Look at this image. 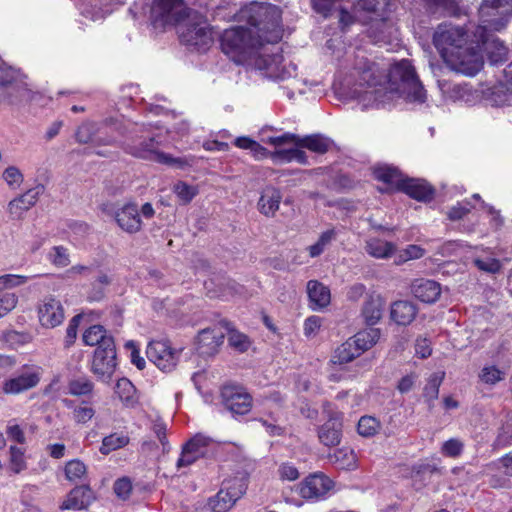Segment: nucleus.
<instances>
[{"label":"nucleus","instance_id":"c756f323","mask_svg":"<svg viewBox=\"0 0 512 512\" xmlns=\"http://www.w3.org/2000/svg\"><path fill=\"white\" fill-rule=\"evenodd\" d=\"M399 189L419 201L430 200L433 195L432 187L421 179H403Z\"/></svg>","mask_w":512,"mask_h":512},{"label":"nucleus","instance_id":"0eeeda50","mask_svg":"<svg viewBox=\"0 0 512 512\" xmlns=\"http://www.w3.org/2000/svg\"><path fill=\"white\" fill-rule=\"evenodd\" d=\"M30 89L25 76L5 63H0V102L18 104L29 99Z\"/></svg>","mask_w":512,"mask_h":512},{"label":"nucleus","instance_id":"680f3d73","mask_svg":"<svg viewBox=\"0 0 512 512\" xmlns=\"http://www.w3.org/2000/svg\"><path fill=\"white\" fill-rule=\"evenodd\" d=\"M95 414V410L91 406H78L73 410V419L77 423H87Z\"/></svg>","mask_w":512,"mask_h":512},{"label":"nucleus","instance_id":"a18cd8bd","mask_svg":"<svg viewBox=\"0 0 512 512\" xmlns=\"http://www.w3.org/2000/svg\"><path fill=\"white\" fill-rule=\"evenodd\" d=\"M359 7L373 13V18H379L387 15L391 11V0H360Z\"/></svg>","mask_w":512,"mask_h":512},{"label":"nucleus","instance_id":"e433bc0d","mask_svg":"<svg viewBox=\"0 0 512 512\" xmlns=\"http://www.w3.org/2000/svg\"><path fill=\"white\" fill-rule=\"evenodd\" d=\"M292 144L307 148L312 152L323 154L329 150L332 142L330 139L321 135L306 136L302 139L295 135V141Z\"/></svg>","mask_w":512,"mask_h":512},{"label":"nucleus","instance_id":"9d476101","mask_svg":"<svg viewBox=\"0 0 512 512\" xmlns=\"http://www.w3.org/2000/svg\"><path fill=\"white\" fill-rule=\"evenodd\" d=\"M467 37V33L460 26L442 23L433 35V43L444 61L447 62L460 48L469 43Z\"/></svg>","mask_w":512,"mask_h":512},{"label":"nucleus","instance_id":"a878e982","mask_svg":"<svg viewBox=\"0 0 512 512\" xmlns=\"http://www.w3.org/2000/svg\"><path fill=\"white\" fill-rule=\"evenodd\" d=\"M283 57L279 53L265 54L258 51V71L268 79L277 80L282 78Z\"/></svg>","mask_w":512,"mask_h":512},{"label":"nucleus","instance_id":"6e6552de","mask_svg":"<svg viewBox=\"0 0 512 512\" xmlns=\"http://www.w3.org/2000/svg\"><path fill=\"white\" fill-rule=\"evenodd\" d=\"M124 150L132 156L146 160H153L160 164L175 166L177 168H184L186 166H191L192 164V160L186 157L175 158L170 154L159 151L158 142L153 136L148 139H144L139 143L135 140L131 143L127 142L124 144Z\"/></svg>","mask_w":512,"mask_h":512},{"label":"nucleus","instance_id":"72a5a7b5","mask_svg":"<svg viewBox=\"0 0 512 512\" xmlns=\"http://www.w3.org/2000/svg\"><path fill=\"white\" fill-rule=\"evenodd\" d=\"M360 355L361 354L359 353V351H357V348L354 346L353 342L349 338L334 350L330 359V364L342 366L344 364L352 362Z\"/></svg>","mask_w":512,"mask_h":512},{"label":"nucleus","instance_id":"bf43d9fd","mask_svg":"<svg viewBox=\"0 0 512 512\" xmlns=\"http://www.w3.org/2000/svg\"><path fill=\"white\" fill-rule=\"evenodd\" d=\"M10 465L11 469L15 473H19L25 468L23 452L20 448H17L15 446L10 447Z\"/></svg>","mask_w":512,"mask_h":512},{"label":"nucleus","instance_id":"774afa93","mask_svg":"<svg viewBox=\"0 0 512 512\" xmlns=\"http://www.w3.org/2000/svg\"><path fill=\"white\" fill-rule=\"evenodd\" d=\"M498 470H500L506 476H512V451L498 459L494 463Z\"/></svg>","mask_w":512,"mask_h":512},{"label":"nucleus","instance_id":"473e14b6","mask_svg":"<svg viewBox=\"0 0 512 512\" xmlns=\"http://www.w3.org/2000/svg\"><path fill=\"white\" fill-rule=\"evenodd\" d=\"M82 339L86 345L97 346V348H105L108 341L114 343L113 337L101 325H93L86 329Z\"/></svg>","mask_w":512,"mask_h":512},{"label":"nucleus","instance_id":"4468645a","mask_svg":"<svg viewBox=\"0 0 512 512\" xmlns=\"http://www.w3.org/2000/svg\"><path fill=\"white\" fill-rule=\"evenodd\" d=\"M105 348H96L92 358L90 371L95 377L103 382L109 383L117 367L115 344L107 342Z\"/></svg>","mask_w":512,"mask_h":512},{"label":"nucleus","instance_id":"f704fd0d","mask_svg":"<svg viewBox=\"0 0 512 512\" xmlns=\"http://www.w3.org/2000/svg\"><path fill=\"white\" fill-rule=\"evenodd\" d=\"M367 253L378 259L391 257L396 251V245L379 238H371L366 242Z\"/></svg>","mask_w":512,"mask_h":512},{"label":"nucleus","instance_id":"c85d7f7f","mask_svg":"<svg viewBox=\"0 0 512 512\" xmlns=\"http://www.w3.org/2000/svg\"><path fill=\"white\" fill-rule=\"evenodd\" d=\"M307 294L313 310L323 309L330 304L331 294L329 288L317 280L308 281Z\"/></svg>","mask_w":512,"mask_h":512},{"label":"nucleus","instance_id":"f257e3e1","mask_svg":"<svg viewBox=\"0 0 512 512\" xmlns=\"http://www.w3.org/2000/svg\"><path fill=\"white\" fill-rule=\"evenodd\" d=\"M385 78L379 74L374 63L362 71L360 79L368 86V89L359 95L363 108H384L395 98H403L416 104L426 101V91L409 60H401L394 64L389 70L387 81Z\"/></svg>","mask_w":512,"mask_h":512},{"label":"nucleus","instance_id":"4be33fe9","mask_svg":"<svg viewBox=\"0 0 512 512\" xmlns=\"http://www.w3.org/2000/svg\"><path fill=\"white\" fill-rule=\"evenodd\" d=\"M114 218L121 230L128 234L138 233L142 229V220L136 204L127 203L114 212Z\"/></svg>","mask_w":512,"mask_h":512},{"label":"nucleus","instance_id":"423d86ee","mask_svg":"<svg viewBox=\"0 0 512 512\" xmlns=\"http://www.w3.org/2000/svg\"><path fill=\"white\" fill-rule=\"evenodd\" d=\"M258 136V156H267L270 154L272 159L279 163L291 161H297L299 163L306 162L305 153L298 147L283 148L286 144H292L295 141L294 134L284 133L276 136L262 129Z\"/></svg>","mask_w":512,"mask_h":512},{"label":"nucleus","instance_id":"3c124183","mask_svg":"<svg viewBox=\"0 0 512 512\" xmlns=\"http://www.w3.org/2000/svg\"><path fill=\"white\" fill-rule=\"evenodd\" d=\"M228 342L232 348L241 353L247 351L252 344L248 336L234 329L228 332Z\"/></svg>","mask_w":512,"mask_h":512},{"label":"nucleus","instance_id":"a19ab883","mask_svg":"<svg viewBox=\"0 0 512 512\" xmlns=\"http://www.w3.org/2000/svg\"><path fill=\"white\" fill-rule=\"evenodd\" d=\"M130 442L129 436L124 432H115L103 438L99 451L103 455H108L113 451L124 448Z\"/></svg>","mask_w":512,"mask_h":512},{"label":"nucleus","instance_id":"393cba45","mask_svg":"<svg viewBox=\"0 0 512 512\" xmlns=\"http://www.w3.org/2000/svg\"><path fill=\"white\" fill-rule=\"evenodd\" d=\"M94 500L93 491L88 486H77L70 491L60 506L61 510L86 509Z\"/></svg>","mask_w":512,"mask_h":512},{"label":"nucleus","instance_id":"58836bf2","mask_svg":"<svg viewBox=\"0 0 512 512\" xmlns=\"http://www.w3.org/2000/svg\"><path fill=\"white\" fill-rule=\"evenodd\" d=\"M373 175L377 180L382 181L383 183L390 186H396L398 188H400L403 181V177L400 171L397 168L389 165H379L374 167Z\"/></svg>","mask_w":512,"mask_h":512},{"label":"nucleus","instance_id":"a211bd4d","mask_svg":"<svg viewBox=\"0 0 512 512\" xmlns=\"http://www.w3.org/2000/svg\"><path fill=\"white\" fill-rule=\"evenodd\" d=\"M333 487V482L321 472L307 476L297 485L299 495L306 500H319Z\"/></svg>","mask_w":512,"mask_h":512},{"label":"nucleus","instance_id":"f3484780","mask_svg":"<svg viewBox=\"0 0 512 512\" xmlns=\"http://www.w3.org/2000/svg\"><path fill=\"white\" fill-rule=\"evenodd\" d=\"M222 403L233 414H247L253 405L252 396L240 386L226 385L221 391Z\"/></svg>","mask_w":512,"mask_h":512},{"label":"nucleus","instance_id":"79ce46f5","mask_svg":"<svg viewBox=\"0 0 512 512\" xmlns=\"http://www.w3.org/2000/svg\"><path fill=\"white\" fill-rule=\"evenodd\" d=\"M68 393L73 396H88L91 395L94 389V383L86 376L81 375L74 377L68 381Z\"/></svg>","mask_w":512,"mask_h":512},{"label":"nucleus","instance_id":"603ef678","mask_svg":"<svg viewBox=\"0 0 512 512\" xmlns=\"http://www.w3.org/2000/svg\"><path fill=\"white\" fill-rule=\"evenodd\" d=\"M86 470L85 464L78 459L71 460L65 465V475L69 481L81 480L86 475Z\"/></svg>","mask_w":512,"mask_h":512},{"label":"nucleus","instance_id":"37998d69","mask_svg":"<svg viewBox=\"0 0 512 512\" xmlns=\"http://www.w3.org/2000/svg\"><path fill=\"white\" fill-rule=\"evenodd\" d=\"M337 237V231L334 228L323 231L317 241L307 247V251L311 258L320 256L332 244Z\"/></svg>","mask_w":512,"mask_h":512},{"label":"nucleus","instance_id":"f8f14e48","mask_svg":"<svg viewBox=\"0 0 512 512\" xmlns=\"http://www.w3.org/2000/svg\"><path fill=\"white\" fill-rule=\"evenodd\" d=\"M479 39L471 41L446 63L455 71L468 76H474L483 67V55L481 53Z\"/></svg>","mask_w":512,"mask_h":512},{"label":"nucleus","instance_id":"13d9d810","mask_svg":"<svg viewBox=\"0 0 512 512\" xmlns=\"http://www.w3.org/2000/svg\"><path fill=\"white\" fill-rule=\"evenodd\" d=\"M49 260L57 267H66L70 263L68 251L63 246H54L49 253Z\"/></svg>","mask_w":512,"mask_h":512},{"label":"nucleus","instance_id":"f03ea898","mask_svg":"<svg viewBox=\"0 0 512 512\" xmlns=\"http://www.w3.org/2000/svg\"><path fill=\"white\" fill-rule=\"evenodd\" d=\"M479 15L481 24L476 30V36L480 45H483L493 65L504 62L508 53L506 46L498 38L490 39L487 32L500 31L505 27L512 16V0H483Z\"/></svg>","mask_w":512,"mask_h":512},{"label":"nucleus","instance_id":"1a4fd4ad","mask_svg":"<svg viewBox=\"0 0 512 512\" xmlns=\"http://www.w3.org/2000/svg\"><path fill=\"white\" fill-rule=\"evenodd\" d=\"M282 35L281 9L271 4H258V46L278 43Z\"/></svg>","mask_w":512,"mask_h":512},{"label":"nucleus","instance_id":"412c9836","mask_svg":"<svg viewBox=\"0 0 512 512\" xmlns=\"http://www.w3.org/2000/svg\"><path fill=\"white\" fill-rule=\"evenodd\" d=\"M368 36L376 44L391 45L398 40V29L387 15L379 18H371V24L367 30Z\"/></svg>","mask_w":512,"mask_h":512},{"label":"nucleus","instance_id":"338daca9","mask_svg":"<svg viewBox=\"0 0 512 512\" xmlns=\"http://www.w3.org/2000/svg\"><path fill=\"white\" fill-rule=\"evenodd\" d=\"M474 262L480 270L489 273H497L501 268L500 261L495 258L475 259Z\"/></svg>","mask_w":512,"mask_h":512},{"label":"nucleus","instance_id":"864d4df0","mask_svg":"<svg viewBox=\"0 0 512 512\" xmlns=\"http://www.w3.org/2000/svg\"><path fill=\"white\" fill-rule=\"evenodd\" d=\"M2 178L12 190L20 188L24 181L22 172L16 166H8L3 171Z\"/></svg>","mask_w":512,"mask_h":512},{"label":"nucleus","instance_id":"c9c22d12","mask_svg":"<svg viewBox=\"0 0 512 512\" xmlns=\"http://www.w3.org/2000/svg\"><path fill=\"white\" fill-rule=\"evenodd\" d=\"M360 354L372 348L380 339V330L369 328L358 332L350 338Z\"/></svg>","mask_w":512,"mask_h":512},{"label":"nucleus","instance_id":"c03bdc74","mask_svg":"<svg viewBox=\"0 0 512 512\" xmlns=\"http://www.w3.org/2000/svg\"><path fill=\"white\" fill-rule=\"evenodd\" d=\"M281 196L278 190L275 188H266L260 198L261 211L265 215L274 214L280 204Z\"/></svg>","mask_w":512,"mask_h":512},{"label":"nucleus","instance_id":"aec40b11","mask_svg":"<svg viewBox=\"0 0 512 512\" xmlns=\"http://www.w3.org/2000/svg\"><path fill=\"white\" fill-rule=\"evenodd\" d=\"M324 412L329 419L319 429V439L325 446H336L341 440L342 413L334 410L330 403L324 405Z\"/></svg>","mask_w":512,"mask_h":512},{"label":"nucleus","instance_id":"b1692460","mask_svg":"<svg viewBox=\"0 0 512 512\" xmlns=\"http://www.w3.org/2000/svg\"><path fill=\"white\" fill-rule=\"evenodd\" d=\"M224 335L221 331L206 328L199 332L196 339V349L201 356L214 355L223 343Z\"/></svg>","mask_w":512,"mask_h":512},{"label":"nucleus","instance_id":"0e129e2a","mask_svg":"<svg viewBox=\"0 0 512 512\" xmlns=\"http://www.w3.org/2000/svg\"><path fill=\"white\" fill-rule=\"evenodd\" d=\"M471 209H472V206H471L470 202H468V201L458 202L455 206H453L448 211V217L451 220L462 219L467 213L470 212Z\"/></svg>","mask_w":512,"mask_h":512},{"label":"nucleus","instance_id":"49530a36","mask_svg":"<svg viewBox=\"0 0 512 512\" xmlns=\"http://www.w3.org/2000/svg\"><path fill=\"white\" fill-rule=\"evenodd\" d=\"M172 191L182 205L189 204L199 193L197 186L190 185L184 181L176 182L172 187Z\"/></svg>","mask_w":512,"mask_h":512},{"label":"nucleus","instance_id":"bb28decb","mask_svg":"<svg viewBox=\"0 0 512 512\" xmlns=\"http://www.w3.org/2000/svg\"><path fill=\"white\" fill-rule=\"evenodd\" d=\"M441 285L430 279L416 280L412 285L414 296L424 303H434L441 295Z\"/></svg>","mask_w":512,"mask_h":512},{"label":"nucleus","instance_id":"de8ad7c7","mask_svg":"<svg viewBox=\"0 0 512 512\" xmlns=\"http://www.w3.org/2000/svg\"><path fill=\"white\" fill-rule=\"evenodd\" d=\"M445 377V372H436L430 375L423 390V396L429 403L438 398L440 385Z\"/></svg>","mask_w":512,"mask_h":512},{"label":"nucleus","instance_id":"09e8293b","mask_svg":"<svg viewBox=\"0 0 512 512\" xmlns=\"http://www.w3.org/2000/svg\"><path fill=\"white\" fill-rule=\"evenodd\" d=\"M464 447V442L461 439L450 438L442 443L440 452L445 457L457 459L463 454Z\"/></svg>","mask_w":512,"mask_h":512},{"label":"nucleus","instance_id":"9b49d317","mask_svg":"<svg viewBox=\"0 0 512 512\" xmlns=\"http://www.w3.org/2000/svg\"><path fill=\"white\" fill-rule=\"evenodd\" d=\"M42 374L43 369L40 366L25 364L2 382L1 391L6 395H18L31 390L40 383Z\"/></svg>","mask_w":512,"mask_h":512},{"label":"nucleus","instance_id":"8fccbe9b","mask_svg":"<svg viewBox=\"0 0 512 512\" xmlns=\"http://www.w3.org/2000/svg\"><path fill=\"white\" fill-rule=\"evenodd\" d=\"M380 422L372 416H363L358 421L357 430L361 436L372 437L380 430Z\"/></svg>","mask_w":512,"mask_h":512},{"label":"nucleus","instance_id":"20e7f679","mask_svg":"<svg viewBox=\"0 0 512 512\" xmlns=\"http://www.w3.org/2000/svg\"><path fill=\"white\" fill-rule=\"evenodd\" d=\"M177 34L180 42L191 51L206 52L214 41L206 17L192 9L177 27Z\"/></svg>","mask_w":512,"mask_h":512},{"label":"nucleus","instance_id":"dca6fc26","mask_svg":"<svg viewBox=\"0 0 512 512\" xmlns=\"http://www.w3.org/2000/svg\"><path fill=\"white\" fill-rule=\"evenodd\" d=\"M148 359L164 372L172 371L179 358L180 352L173 349L168 341H151L146 350Z\"/></svg>","mask_w":512,"mask_h":512},{"label":"nucleus","instance_id":"7ed1b4c3","mask_svg":"<svg viewBox=\"0 0 512 512\" xmlns=\"http://www.w3.org/2000/svg\"><path fill=\"white\" fill-rule=\"evenodd\" d=\"M138 7L148 17L152 27L158 31L178 27L191 11L183 0H142L139 4L135 3L130 12Z\"/></svg>","mask_w":512,"mask_h":512},{"label":"nucleus","instance_id":"cd10ccee","mask_svg":"<svg viewBox=\"0 0 512 512\" xmlns=\"http://www.w3.org/2000/svg\"><path fill=\"white\" fill-rule=\"evenodd\" d=\"M418 313L417 306L408 300L395 301L391 305V319L398 325H409Z\"/></svg>","mask_w":512,"mask_h":512},{"label":"nucleus","instance_id":"4d7b16f0","mask_svg":"<svg viewBox=\"0 0 512 512\" xmlns=\"http://www.w3.org/2000/svg\"><path fill=\"white\" fill-rule=\"evenodd\" d=\"M28 276L17 274H5L0 276V292L6 289H13L25 284Z\"/></svg>","mask_w":512,"mask_h":512},{"label":"nucleus","instance_id":"ddd939ff","mask_svg":"<svg viewBox=\"0 0 512 512\" xmlns=\"http://www.w3.org/2000/svg\"><path fill=\"white\" fill-rule=\"evenodd\" d=\"M246 489L247 479L245 477L226 480L220 491L209 499L208 505L213 512H227L242 497Z\"/></svg>","mask_w":512,"mask_h":512},{"label":"nucleus","instance_id":"ea45409f","mask_svg":"<svg viewBox=\"0 0 512 512\" xmlns=\"http://www.w3.org/2000/svg\"><path fill=\"white\" fill-rule=\"evenodd\" d=\"M116 393L127 407H134L138 403L139 397L136 388L127 378H121L117 381Z\"/></svg>","mask_w":512,"mask_h":512},{"label":"nucleus","instance_id":"39448f33","mask_svg":"<svg viewBox=\"0 0 512 512\" xmlns=\"http://www.w3.org/2000/svg\"><path fill=\"white\" fill-rule=\"evenodd\" d=\"M220 47L235 63L247 64L256 53L254 33L251 28L244 26L226 29L220 36Z\"/></svg>","mask_w":512,"mask_h":512},{"label":"nucleus","instance_id":"2eb2a0df","mask_svg":"<svg viewBox=\"0 0 512 512\" xmlns=\"http://www.w3.org/2000/svg\"><path fill=\"white\" fill-rule=\"evenodd\" d=\"M213 446L214 441L210 437L196 434L182 446L180 457L176 462L177 469L189 467L198 459L207 456Z\"/></svg>","mask_w":512,"mask_h":512},{"label":"nucleus","instance_id":"5701e85b","mask_svg":"<svg viewBox=\"0 0 512 512\" xmlns=\"http://www.w3.org/2000/svg\"><path fill=\"white\" fill-rule=\"evenodd\" d=\"M44 192V186L38 185L32 189L27 190L24 194L14 198L8 203L7 209L10 217L14 220L21 219L25 212L33 207L39 196Z\"/></svg>","mask_w":512,"mask_h":512},{"label":"nucleus","instance_id":"5fc2aeb1","mask_svg":"<svg viewBox=\"0 0 512 512\" xmlns=\"http://www.w3.org/2000/svg\"><path fill=\"white\" fill-rule=\"evenodd\" d=\"M96 133L97 125L93 122H86L77 128L75 138L78 143L86 144L92 141Z\"/></svg>","mask_w":512,"mask_h":512},{"label":"nucleus","instance_id":"e2e57ef3","mask_svg":"<svg viewBox=\"0 0 512 512\" xmlns=\"http://www.w3.org/2000/svg\"><path fill=\"white\" fill-rule=\"evenodd\" d=\"M278 474L281 480L295 481L299 478L298 469L291 463H282L279 466Z\"/></svg>","mask_w":512,"mask_h":512},{"label":"nucleus","instance_id":"2f4dec72","mask_svg":"<svg viewBox=\"0 0 512 512\" xmlns=\"http://www.w3.org/2000/svg\"><path fill=\"white\" fill-rule=\"evenodd\" d=\"M328 459L331 464L339 469L353 470L357 467L358 458L354 450L348 447H342L329 454Z\"/></svg>","mask_w":512,"mask_h":512},{"label":"nucleus","instance_id":"7c9ffc66","mask_svg":"<svg viewBox=\"0 0 512 512\" xmlns=\"http://www.w3.org/2000/svg\"><path fill=\"white\" fill-rule=\"evenodd\" d=\"M385 301L379 294H370L365 300L362 315L368 325L376 324L382 317Z\"/></svg>","mask_w":512,"mask_h":512},{"label":"nucleus","instance_id":"6ab92c4d","mask_svg":"<svg viewBox=\"0 0 512 512\" xmlns=\"http://www.w3.org/2000/svg\"><path fill=\"white\" fill-rule=\"evenodd\" d=\"M37 311L39 322L45 328H55L65 318V311L61 301L53 296L44 297L39 302Z\"/></svg>","mask_w":512,"mask_h":512},{"label":"nucleus","instance_id":"4c0bfd02","mask_svg":"<svg viewBox=\"0 0 512 512\" xmlns=\"http://www.w3.org/2000/svg\"><path fill=\"white\" fill-rule=\"evenodd\" d=\"M505 376V370L493 363L484 364L478 373L479 381L488 386H495L503 381Z\"/></svg>","mask_w":512,"mask_h":512},{"label":"nucleus","instance_id":"052dcab7","mask_svg":"<svg viewBox=\"0 0 512 512\" xmlns=\"http://www.w3.org/2000/svg\"><path fill=\"white\" fill-rule=\"evenodd\" d=\"M110 284V279L107 274L99 273L96 280L92 283L93 286V295L91 299L100 300L103 297V288Z\"/></svg>","mask_w":512,"mask_h":512},{"label":"nucleus","instance_id":"6e6d98bb","mask_svg":"<svg viewBox=\"0 0 512 512\" xmlns=\"http://www.w3.org/2000/svg\"><path fill=\"white\" fill-rule=\"evenodd\" d=\"M424 255V249L418 245H409L405 249L401 250L396 258L395 263L397 265L403 264L409 260L419 259Z\"/></svg>","mask_w":512,"mask_h":512},{"label":"nucleus","instance_id":"69168bd1","mask_svg":"<svg viewBox=\"0 0 512 512\" xmlns=\"http://www.w3.org/2000/svg\"><path fill=\"white\" fill-rule=\"evenodd\" d=\"M417 380H418V375L415 372L409 373V374L403 376L399 380V382L397 384V390L401 394L408 393L413 389Z\"/></svg>","mask_w":512,"mask_h":512}]
</instances>
